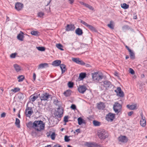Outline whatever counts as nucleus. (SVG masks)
<instances>
[{
	"mask_svg": "<svg viewBox=\"0 0 147 147\" xmlns=\"http://www.w3.org/2000/svg\"><path fill=\"white\" fill-rule=\"evenodd\" d=\"M45 124L41 120H36L33 122L34 129L35 130L40 131L45 128Z\"/></svg>",
	"mask_w": 147,
	"mask_h": 147,
	"instance_id": "1",
	"label": "nucleus"
},
{
	"mask_svg": "<svg viewBox=\"0 0 147 147\" xmlns=\"http://www.w3.org/2000/svg\"><path fill=\"white\" fill-rule=\"evenodd\" d=\"M97 135L99 138L101 139H105L108 136L107 132L103 129H100L98 130L97 132Z\"/></svg>",
	"mask_w": 147,
	"mask_h": 147,
	"instance_id": "2",
	"label": "nucleus"
},
{
	"mask_svg": "<svg viewBox=\"0 0 147 147\" xmlns=\"http://www.w3.org/2000/svg\"><path fill=\"white\" fill-rule=\"evenodd\" d=\"M103 74L101 72H95L92 74V78L94 81H99L103 78Z\"/></svg>",
	"mask_w": 147,
	"mask_h": 147,
	"instance_id": "3",
	"label": "nucleus"
},
{
	"mask_svg": "<svg viewBox=\"0 0 147 147\" xmlns=\"http://www.w3.org/2000/svg\"><path fill=\"white\" fill-rule=\"evenodd\" d=\"M101 87L103 86L105 90H108L112 88H113L114 86L109 81L106 80L103 82L102 84L101 85Z\"/></svg>",
	"mask_w": 147,
	"mask_h": 147,
	"instance_id": "4",
	"label": "nucleus"
},
{
	"mask_svg": "<svg viewBox=\"0 0 147 147\" xmlns=\"http://www.w3.org/2000/svg\"><path fill=\"white\" fill-rule=\"evenodd\" d=\"M113 108L115 113L118 114L121 111L122 106L119 103L116 102L113 105Z\"/></svg>",
	"mask_w": 147,
	"mask_h": 147,
	"instance_id": "5",
	"label": "nucleus"
},
{
	"mask_svg": "<svg viewBox=\"0 0 147 147\" xmlns=\"http://www.w3.org/2000/svg\"><path fill=\"white\" fill-rule=\"evenodd\" d=\"M63 109L62 108L59 107L54 113V115L57 118H61L63 116Z\"/></svg>",
	"mask_w": 147,
	"mask_h": 147,
	"instance_id": "6",
	"label": "nucleus"
},
{
	"mask_svg": "<svg viewBox=\"0 0 147 147\" xmlns=\"http://www.w3.org/2000/svg\"><path fill=\"white\" fill-rule=\"evenodd\" d=\"M51 96L49 93L45 92L41 94L40 96V100H46L51 97Z\"/></svg>",
	"mask_w": 147,
	"mask_h": 147,
	"instance_id": "7",
	"label": "nucleus"
},
{
	"mask_svg": "<svg viewBox=\"0 0 147 147\" xmlns=\"http://www.w3.org/2000/svg\"><path fill=\"white\" fill-rule=\"evenodd\" d=\"M87 89V88L85 85H79L78 88V92L82 94H84Z\"/></svg>",
	"mask_w": 147,
	"mask_h": 147,
	"instance_id": "8",
	"label": "nucleus"
},
{
	"mask_svg": "<svg viewBox=\"0 0 147 147\" xmlns=\"http://www.w3.org/2000/svg\"><path fill=\"white\" fill-rule=\"evenodd\" d=\"M117 94V95L121 97H123L124 96L123 92L121 90V88L120 87H118L116 90H115Z\"/></svg>",
	"mask_w": 147,
	"mask_h": 147,
	"instance_id": "9",
	"label": "nucleus"
},
{
	"mask_svg": "<svg viewBox=\"0 0 147 147\" xmlns=\"http://www.w3.org/2000/svg\"><path fill=\"white\" fill-rule=\"evenodd\" d=\"M140 115L141 117V119L140 122V124L143 127H144L146 126V123L145 117H143L142 113L140 114Z\"/></svg>",
	"mask_w": 147,
	"mask_h": 147,
	"instance_id": "10",
	"label": "nucleus"
},
{
	"mask_svg": "<svg viewBox=\"0 0 147 147\" xmlns=\"http://www.w3.org/2000/svg\"><path fill=\"white\" fill-rule=\"evenodd\" d=\"M115 117V114L111 113H109L106 117V120L108 121H112Z\"/></svg>",
	"mask_w": 147,
	"mask_h": 147,
	"instance_id": "11",
	"label": "nucleus"
},
{
	"mask_svg": "<svg viewBox=\"0 0 147 147\" xmlns=\"http://www.w3.org/2000/svg\"><path fill=\"white\" fill-rule=\"evenodd\" d=\"M72 60L73 61L79 64L85 65V64L84 62L83 61L80 60L79 58H73Z\"/></svg>",
	"mask_w": 147,
	"mask_h": 147,
	"instance_id": "12",
	"label": "nucleus"
},
{
	"mask_svg": "<svg viewBox=\"0 0 147 147\" xmlns=\"http://www.w3.org/2000/svg\"><path fill=\"white\" fill-rule=\"evenodd\" d=\"M23 7V4L17 2L15 4V8L18 11H20L22 10Z\"/></svg>",
	"mask_w": 147,
	"mask_h": 147,
	"instance_id": "13",
	"label": "nucleus"
},
{
	"mask_svg": "<svg viewBox=\"0 0 147 147\" xmlns=\"http://www.w3.org/2000/svg\"><path fill=\"white\" fill-rule=\"evenodd\" d=\"M75 29L74 26L72 24H67L66 27V30L67 31H70L74 30Z\"/></svg>",
	"mask_w": 147,
	"mask_h": 147,
	"instance_id": "14",
	"label": "nucleus"
},
{
	"mask_svg": "<svg viewBox=\"0 0 147 147\" xmlns=\"http://www.w3.org/2000/svg\"><path fill=\"white\" fill-rule=\"evenodd\" d=\"M118 140L119 142H122L125 143L127 141V139L125 136H120L119 137Z\"/></svg>",
	"mask_w": 147,
	"mask_h": 147,
	"instance_id": "15",
	"label": "nucleus"
},
{
	"mask_svg": "<svg viewBox=\"0 0 147 147\" xmlns=\"http://www.w3.org/2000/svg\"><path fill=\"white\" fill-rule=\"evenodd\" d=\"M49 67V64L47 63H41L38 65V69H40L47 67Z\"/></svg>",
	"mask_w": 147,
	"mask_h": 147,
	"instance_id": "16",
	"label": "nucleus"
},
{
	"mask_svg": "<svg viewBox=\"0 0 147 147\" xmlns=\"http://www.w3.org/2000/svg\"><path fill=\"white\" fill-rule=\"evenodd\" d=\"M23 33L22 31H20V33L17 36L18 39L21 41H23V39L24 37L23 36Z\"/></svg>",
	"mask_w": 147,
	"mask_h": 147,
	"instance_id": "17",
	"label": "nucleus"
},
{
	"mask_svg": "<svg viewBox=\"0 0 147 147\" xmlns=\"http://www.w3.org/2000/svg\"><path fill=\"white\" fill-rule=\"evenodd\" d=\"M61 61L60 60H56L53 61L52 65L54 66H58L61 64Z\"/></svg>",
	"mask_w": 147,
	"mask_h": 147,
	"instance_id": "18",
	"label": "nucleus"
},
{
	"mask_svg": "<svg viewBox=\"0 0 147 147\" xmlns=\"http://www.w3.org/2000/svg\"><path fill=\"white\" fill-rule=\"evenodd\" d=\"M76 33L78 35H81L82 34L83 32L81 29L78 28L76 30Z\"/></svg>",
	"mask_w": 147,
	"mask_h": 147,
	"instance_id": "19",
	"label": "nucleus"
},
{
	"mask_svg": "<svg viewBox=\"0 0 147 147\" xmlns=\"http://www.w3.org/2000/svg\"><path fill=\"white\" fill-rule=\"evenodd\" d=\"M137 106L136 104L134 105H127V107L130 110H134L136 109Z\"/></svg>",
	"mask_w": 147,
	"mask_h": 147,
	"instance_id": "20",
	"label": "nucleus"
},
{
	"mask_svg": "<svg viewBox=\"0 0 147 147\" xmlns=\"http://www.w3.org/2000/svg\"><path fill=\"white\" fill-rule=\"evenodd\" d=\"M86 76V74L85 73H81L79 76V78L80 80H83Z\"/></svg>",
	"mask_w": 147,
	"mask_h": 147,
	"instance_id": "21",
	"label": "nucleus"
},
{
	"mask_svg": "<svg viewBox=\"0 0 147 147\" xmlns=\"http://www.w3.org/2000/svg\"><path fill=\"white\" fill-rule=\"evenodd\" d=\"M13 67L17 72H19L21 70V67L17 64L14 65Z\"/></svg>",
	"mask_w": 147,
	"mask_h": 147,
	"instance_id": "22",
	"label": "nucleus"
},
{
	"mask_svg": "<svg viewBox=\"0 0 147 147\" xmlns=\"http://www.w3.org/2000/svg\"><path fill=\"white\" fill-rule=\"evenodd\" d=\"M71 90H67L64 92L63 94L66 96L67 97L71 95Z\"/></svg>",
	"mask_w": 147,
	"mask_h": 147,
	"instance_id": "23",
	"label": "nucleus"
},
{
	"mask_svg": "<svg viewBox=\"0 0 147 147\" xmlns=\"http://www.w3.org/2000/svg\"><path fill=\"white\" fill-rule=\"evenodd\" d=\"M33 113V111L32 110L28 111H25L26 115V117H30Z\"/></svg>",
	"mask_w": 147,
	"mask_h": 147,
	"instance_id": "24",
	"label": "nucleus"
},
{
	"mask_svg": "<svg viewBox=\"0 0 147 147\" xmlns=\"http://www.w3.org/2000/svg\"><path fill=\"white\" fill-rule=\"evenodd\" d=\"M60 68L61 70L62 74H63L65 71V70L63 69H65L66 66L64 64H61L60 65Z\"/></svg>",
	"mask_w": 147,
	"mask_h": 147,
	"instance_id": "25",
	"label": "nucleus"
},
{
	"mask_svg": "<svg viewBox=\"0 0 147 147\" xmlns=\"http://www.w3.org/2000/svg\"><path fill=\"white\" fill-rule=\"evenodd\" d=\"M93 123L94 125L95 126H99L101 124V123L100 122L95 120L93 121Z\"/></svg>",
	"mask_w": 147,
	"mask_h": 147,
	"instance_id": "26",
	"label": "nucleus"
},
{
	"mask_svg": "<svg viewBox=\"0 0 147 147\" xmlns=\"http://www.w3.org/2000/svg\"><path fill=\"white\" fill-rule=\"evenodd\" d=\"M15 124L18 128H20V121L18 118H16V119Z\"/></svg>",
	"mask_w": 147,
	"mask_h": 147,
	"instance_id": "27",
	"label": "nucleus"
},
{
	"mask_svg": "<svg viewBox=\"0 0 147 147\" xmlns=\"http://www.w3.org/2000/svg\"><path fill=\"white\" fill-rule=\"evenodd\" d=\"M87 27L90 30H92V31H94V32H96V29L93 26L91 25L88 24Z\"/></svg>",
	"mask_w": 147,
	"mask_h": 147,
	"instance_id": "28",
	"label": "nucleus"
},
{
	"mask_svg": "<svg viewBox=\"0 0 147 147\" xmlns=\"http://www.w3.org/2000/svg\"><path fill=\"white\" fill-rule=\"evenodd\" d=\"M121 7L123 9H128L129 7V5H127L126 3H123V4H121Z\"/></svg>",
	"mask_w": 147,
	"mask_h": 147,
	"instance_id": "29",
	"label": "nucleus"
},
{
	"mask_svg": "<svg viewBox=\"0 0 147 147\" xmlns=\"http://www.w3.org/2000/svg\"><path fill=\"white\" fill-rule=\"evenodd\" d=\"M27 126L29 128H34L33 123H32V121H30L27 124Z\"/></svg>",
	"mask_w": 147,
	"mask_h": 147,
	"instance_id": "30",
	"label": "nucleus"
},
{
	"mask_svg": "<svg viewBox=\"0 0 147 147\" xmlns=\"http://www.w3.org/2000/svg\"><path fill=\"white\" fill-rule=\"evenodd\" d=\"M78 124L79 125H81L84 123V120L81 117H79L78 119Z\"/></svg>",
	"mask_w": 147,
	"mask_h": 147,
	"instance_id": "31",
	"label": "nucleus"
},
{
	"mask_svg": "<svg viewBox=\"0 0 147 147\" xmlns=\"http://www.w3.org/2000/svg\"><path fill=\"white\" fill-rule=\"evenodd\" d=\"M24 97V94L22 93H20L18 94V98L20 100H22Z\"/></svg>",
	"mask_w": 147,
	"mask_h": 147,
	"instance_id": "32",
	"label": "nucleus"
},
{
	"mask_svg": "<svg viewBox=\"0 0 147 147\" xmlns=\"http://www.w3.org/2000/svg\"><path fill=\"white\" fill-rule=\"evenodd\" d=\"M30 100L32 102H34L36 99L38 97L34 95H32L30 96Z\"/></svg>",
	"mask_w": 147,
	"mask_h": 147,
	"instance_id": "33",
	"label": "nucleus"
},
{
	"mask_svg": "<svg viewBox=\"0 0 147 147\" xmlns=\"http://www.w3.org/2000/svg\"><path fill=\"white\" fill-rule=\"evenodd\" d=\"M18 81L19 82L22 81L24 78V76L22 75H21L19 76L18 77Z\"/></svg>",
	"mask_w": 147,
	"mask_h": 147,
	"instance_id": "34",
	"label": "nucleus"
},
{
	"mask_svg": "<svg viewBox=\"0 0 147 147\" xmlns=\"http://www.w3.org/2000/svg\"><path fill=\"white\" fill-rule=\"evenodd\" d=\"M56 47L61 50H63V49L62 48L63 47V46L61 44L59 43L57 44L56 45Z\"/></svg>",
	"mask_w": 147,
	"mask_h": 147,
	"instance_id": "35",
	"label": "nucleus"
},
{
	"mask_svg": "<svg viewBox=\"0 0 147 147\" xmlns=\"http://www.w3.org/2000/svg\"><path fill=\"white\" fill-rule=\"evenodd\" d=\"M130 57L131 59H134L135 58V55L133 52L131 51L130 52H129Z\"/></svg>",
	"mask_w": 147,
	"mask_h": 147,
	"instance_id": "36",
	"label": "nucleus"
},
{
	"mask_svg": "<svg viewBox=\"0 0 147 147\" xmlns=\"http://www.w3.org/2000/svg\"><path fill=\"white\" fill-rule=\"evenodd\" d=\"M20 90V88L18 87L14 88L11 90V91L13 92L14 93H16L18 92Z\"/></svg>",
	"mask_w": 147,
	"mask_h": 147,
	"instance_id": "37",
	"label": "nucleus"
},
{
	"mask_svg": "<svg viewBox=\"0 0 147 147\" xmlns=\"http://www.w3.org/2000/svg\"><path fill=\"white\" fill-rule=\"evenodd\" d=\"M36 48L38 50L42 51H44L45 50V48L44 47H37Z\"/></svg>",
	"mask_w": 147,
	"mask_h": 147,
	"instance_id": "38",
	"label": "nucleus"
},
{
	"mask_svg": "<svg viewBox=\"0 0 147 147\" xmlns=\"http://www.w3.org/2000/svg\"><path fill=\"white\" fill-rule=\"evenodd\" d=\"M112 23L113 22L111 21L110 22V23L108 24L107 26L110 28L112 29H114V26L112 24Z\"/></svg>",
	"mask_w": 147,
	"mask_h": 147,
	"instance_id": "39",
	"label": "nucleus"
},
{
	"mask_svg": "<svg viewBox=\"0 0 147 147\" xmlns=\"http://www.w3.org/2000/svg\"><path fill=\"white\" fill-rule=\"evenodd\" d=\"M38 32L37 31L33 30L31 31V34L32 35L35 36H37L38 35Z\"/></svg>",
	"mask_w": 147,
	"mask_h": 147,
	"instance_id": "40",
	"label": "nucleus"
},
{
	"mask_svg": "<svg viewBox=\"0 0 147 147\" xmlns=\"http://www.w3.org/2000/svg\"><path fill=\"white\" fill-rule=\"evenodd\" d=\"M74 86V83L73 82H69L68 83V86L69 88H72Z\"/></svg>",
	"mask_w": 147,
	"mask_h": 147,
	"instance_id": "41",
	"label": "nucleus"
},
{
	"mask_svg": "<svg viewBox=\"0 0 147 147\" xmlns=\"http://www.w3.org/2000/svg\"><path fill=\"white\" fill-rule=\"evenodd\" d=\"M86 7L88 8L89 9L91 10H93L94 8L92 6H91L89 5L88 4H86V5L85 6Z\"/></svg>",
	"mask_w": 147,
	"mask_h": 147,
	"instance_id": "42",
	"label": "nucleus"
},
{
	"mask_svg": "<svg viewBox=\"0 0 147 147\" xmlns=\"http://www.w3.org/2000/svg\"><path fill=\"white\" fill-rule=\"evenodd\" d=\"M55 132H53L51 135V138L53 140L55 139Z\"/></svg>",
	"mask_w": 147,
	"mask_h": 147,
	"instance_id": "43",
	"label": "nucleus"
},
{
	"mask_svg": "<svg viewBox=\"0 0 147 147\" xmlns=\"http://www.w3.org/2000/svg\"><path fill=\"white\" fill-rule=\"evenodd\" d=\"M70 136H65L64 137V140L66 142H68L70 141V139L69 138Z\"/></svg>",
	"mask_w": 147,
	"mask_h": 147,
	"instance_id": "44",
	"label": "nucleus"
},
{
	"mask_svg": "<svg viewBox=\"0 0 147 147\" xmlns=\"http://www.w3.org/2000/svg\"><path fill=\"white\" fill-rule=\"evenodd\" d=\"M38 17L42 18L44 16V13L42 12H39L38 13Z\"/></svg>",
	"mask_w": 147,
	"mask_h": 147,
	"instance_id": "45",
	"label": "nucleus"
},
{
	"mask_svg": "<svg viewBox=\"0 0 147 147\" xmlns=\"http://www.w3.org/2000/svg\"><path fill=\"white\" fill-rule=\"evenodd\" d=\"M80 22L82 24H84V25L86 26V27H87L88 26V24H87L84 21L81 20H80Z\"/></svg>",
	"mask_w": 147,
	"mask_h": 147,
	"instance_id": "46",
	"label": "nucleus"
},
{
	"mask_svg": "<svg viewBox=\"0 0 147 147\" xmlns=\"http://www.w3.org/2000/svg\"><path fill=\"white\" fill-rule=\"evenodd\" d=\"M64 121L65 123H66L68 121V116H65L64 118Z\"/></svg>",
	"mask_w": 147,
	"mask_h": 147,
	"instance_id": "47",
	"label": "nucleus"
},
{
	"mask_svg": "<svg viewBox=\"0 0 147 147\" xmlns=\"http://www.w3.org/2000/svg\"><path fill=\"white\" fill-rule=\"evenodd\" d=\"M129 72L132 74H134V71L131 68H130L129 69Z\"/></svg>",
	"mask_w": 147,
	"mask_h": 147,
	"instance_id": "48",
	"label": "nucleus"
},
{
	"mask_svg": "<svg viewBox=\"0 0 147 147\" xmlns=\"http://www.w3.org/2000/svg\"><path fill=\"white\" fill-rule=\"evenodd\" d=\"M16 55V53H12L10 57L11 58H14L15 57Z\"/></svg>",
	"mask_w": 147,
	"mask_h": 147,
	"instance_id": "49",
	"label": "nucleus"
},
{
	"mask_svg": "<svg viewBox=\"0 0 147 147\" xmlns=\"http://www.w3.org/2000/svg\"><path fill=\"white\" fill-rule=\"evenodd\" d=\"M71 108L73 109H75L76 108V107L75 105L72 104L71 106Z\"/></svg>",
	"mask_w": 147,
	"mask_h": 147,
	"instance_id": "50",
	"label": "nucleus"
},
{
	"mask_svg": "<svg viewBox=\"0 0 147 147\" xmlns=\"http://www.w3.org/2000/svg\"><path fill=\"white\" fill-rule=\"evenodd\" d=\"M32 110V108L31 107H27L25 110V111Z\"/></svg>",
	"mask_w": 147,
	"mask_h": 147,
	"instance_id": "51",
	"label": "nucleus"
},
{
	"mask_svg": "<svg viewBox=\"0 0 147 147\" xmlns=\"http://www.w3.org/2000/svg\"><path fill=\"white\" fill-rule=\"evenodd\" d=\"M133 113V111H131L128 113V115L129 116H131Z\"/></svg>",
	"mask_w": 147,
	"mask_h": 147,
	"instance_id": "52",
	"label": "nucleus"
},
{
	"mask_svg": "<svg viewBox=\"0 0 147 147\" xmlns=\"http://www.w3.org/2000/svg\"><path fill=\"white\" fill-rule=\"evenodd\" d=\"M5 116V113H3L1 114V117H3Z\"/></svg>",
	"mask_w": 147,
	"mask_h": 147,
	"instance_id": "53",
	"label": "nucleus"
},
{
	"mask_svg": "<svg viewBox=\"0 0 147 147\" xmlns=\"http://www.w3.org/2000/svg\"><path fill=\"white\" fill-rule=\"evenodd\" d=\"M125 47L127 49V50L129 51V52H130L131 51L129 48V47L127 45H126L125 46Z\"/></svg>",
	"mask_w": 147,
	"mask_h": 147,
	"instance_id": "54",
	"label": "nucleus"
},
{
	"mask_svg": "<svg viewBox=\"0 0 147 147\" xmlns=\"http://www.w3.org/2000/svg\"><path fill=\"white\" fill-rule=\"evenodd\" d=\"M36 78V75L35 73H34L33 74V78L34 80H35Z\"/></svg>",
	"mask_w": 147,
	"mask_h": 147,
	"instance_id": "55",
	"label": "nucleus"
},
{
	"mask_svg": "<svg viewBox=\"0 0 147 147\" xmlns=\"http://www.w3.org/2000/svg\"><path fill=\"white\" fill-rule=\"evenodd\" d=\"M80 129H76L75 130V131L77 132H78V133H80Z\"/></svg>",
	"mask_w": 147,
	"mask_h": 147,
	"instance_id": "56",
	"label": "nucleus"
},
{
	"mask_svg": "<svg viewBox=\"0 0 147 147\" xmlns=\"http://www.w3.org/2000/svg\"><path fill=\"white\" fill-rule=\"evenodd\" d=\"M80 4H81L83 5H84V6H85V5H86V3H84L83 2H82V1H80Z\"/></svg>",
	"mask_w": 147,
	"mask_h": 147,
	"instance_id": "57",
	"label": "nucleus"
},
{
	"mask_svg": "<svg viewBox=\"0 0 147 147\" xmlns=\"http://www.w3.org/2000/svg\"><path fill=\"white\" fill-rule=\"evenodd\" d=\"M69 1L71 4L73 3L74 2V0H69Z\"/></svg>",
	"mask_w": 147,
	"mask_h": 147,
	"instance_id": "58",
	"label": "nucleus"
},
{
	"mask_svg": "<svg viewBox=\"0 0 147 147\" xmlns=\"http://www.w3.org/2000/svg\"><path fill=\"white\" fill-rule=\"evenodd\" d=\"M98 108L99 109H101V107H100V105H99L98 106Z\"/></svg>",
	"mask_w": 147,
	"mask_h": 147,
	"instance_id": "59",
	"label": "nucleus"
},
{
	"mask_svg": "<svg viewBox=\"0 0 147 147\" xmlns=\"http://www.w3.org/2000/svg\"><path fill=\"white\" fill-rule=\"evenodd\" d=\"M126 59H127L129 58V56L128 55H126L125 57Z\"/></svg>",
	"mask_w": 147,
	"mask_h": 147,
	"instance_id": "60",
	"label": "nucleus"
},
{
	"mask_svg": "<svg viewBox=\"0 0 147 147\" xmlns=\"http://www.w3.org/2000/svg\"><path fill=\"white\" fill-rule=\"evenodd\" d=\"M6 20L7 21H9V18L8 17H7V20Z\"/></svg>",
	"mask_w": 147,
	"mask_h": 147,
	"instance_id": "61",
	"label": "nucleus"
},
{
	"mask_svg": "<svg viewBox=\"0 0 147 147\" xmlns=\"http://www.w3.org/2000/svg\"><path fill=\"white\" fill-rule=\"evenodd\" d=\"M45 147H51V146L50 145H47V146H45Z\"/></svg>",
	"mask_w": 147,
	"mask_h": 147,
	"instance_id": "62",
	"label": "nucleus"
},
{
	"mask_svg": "<svg viewBox=\"0 0 147 147\" xmlns=\"http://www.w3.org/2000/svg\"><path fill=\"white\" fill-rule=\"evenodd\" d=\"M141 76L142 78H144V74L142 75Z\"/></svg>",
	"mask_w": 147,
	"mask_h": 147,
	"instance_id": "63",
	"label": "nucleus"
},
{
	"mask_svg": "<svg viewBox=\"0 0 147 147\" xmlns=\"http://www.w3.org/2000/svg\"><path fill=\"white\" fill-rule=\"evenodd\" d=\"M67 146V147H72V146H70V145H68Z\"/></svg>",
	"mask_w": 147,
	"mask_h": 147,
	"instance_id": "64",
	"label": "nucleus"
}]
</instances>
